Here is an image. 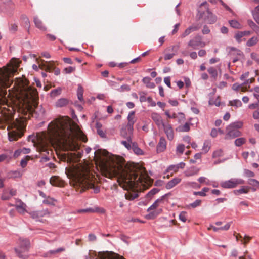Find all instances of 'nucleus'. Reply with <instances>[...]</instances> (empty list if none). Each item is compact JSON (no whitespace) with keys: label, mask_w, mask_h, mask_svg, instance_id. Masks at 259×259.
<instances>
[{"label":"nucleus","mask_w":259,"mask_h":259,"mask_svg":"<svg viewBox=\"0 0 259 259\" xmlns=\"http://www.w3.org/2000/svg\"><path fill=\"white\" fill-rule=\"evenodd\" d=\"M201 203V201L200 200L197 199L194 202L191 203L190 206L192 208H196L200 205Z\"/></svg>","instance_id":"nucleus-56"},{"label":"nucleus","mask_w":259,"mask_h":259,"mask_svg":"<svg viewBox=\"0 0 259 259\" xmlns=\"http://www.w3.org/2000/svg\"><path fill=\"white\" fill-rule=\"evenodd\" d=\"M81 193L85 191L86 190H88L90 188H92L94 189V192L96 194L100 192V188L99 187H95L91 182H85V183H82L81 184Z\"/></svg>","instance_id":"nucleus-12"},{"label":"nucleus","mask_w":259,"mask_h":259,"mask_svg":"<svg viewBox=\"0 0 259 259\" xmlns=\"http://www.w3.org/2000/svg\"><path fill=\"white\" fill-rule=\"evenodd\" d=\"M139 94L140 95L139 100L140 102L142 103L147 101V97H146V95L147 94L146 92L143 91L140 92L139 93Z\"/></svg>","instance_id":"nucleus-44"},{"label":"nucleus","mask_w":259,"mask_h":259,"mask_svg":"<svg viewBox=\"0 0 259 259\" xmlns=\"http://www.w3.org/2000/svg\"><path fill=\"white\" fill-rule=\"evenodd\" d=\"M248 188L247 187L242 186L240 189L234 190L233 193L235 195H238L240 194H247L248 193V190H246L245 188Z\"/></svg>","instance_id":"nucleus-30"},{"label":"nucleus","mask_w":259,"mask_h":259,"mask_svg":"<svg viewBox=\"0 0 259 259\" xmlns=\"http://www.w3.org/2000/svg\"><path fill=\"white\" fill-rule=\"evenodd\" d=\"M132 141L131 142L126 141H122L121 143L124 145L127 149H131L132 148Z\"/></svg>","instance_id":"nucleus-52"},{"label":"nucleus","mask_w":259,"mask_h":259,"mask_svg":"<svg viewBox=\"0 0 259 259\" xmlns=\"http://www.w3.org/2000/svg\"><path fill=\"white\" fill-rule=\"evenodd\" d=\"M9 30L11 33H15L18 30V25L15 23L10 24Z\"/></svg>","instance_id":"nucleus-39"},{"label":"nucleus","mask_w":259,"mask_h":259,"mask_svg":"<svg viewBox=\"0 0 259 259\" xmlns=\"http://www.w3.org/2000/svg\"><path fill=\"white\" fill-rule=\"evenodd\" d=\"M29 156H26L24 159H22L20 161V165L22 168H24L26 166L27 164V161L28 158H29Z\"/></svg>","instance_id":"nucleus-50"},{"label":"nucleus","mask_w":259,"mask_h":259,"mask_svg":"<svg viewBox=\"0 0 259 259\" xmlns=\"http://www.w3.org/2000/svg\"><path fill=\"white\" fill-rule=\"evenodd\" d=\"M181 181V179L179 178H175L169 181L165 186V188L167 189H170L176 186L177 184L180 183Z\"/></svg>","instance_id":"nucleus-20"},{"label":"nucleus","mask_w":259,"mask_h":259,"mask_svg":"<svg viewBox=\"0 0 259 259\" xmlns=\"http://www.w3.org/2000/svg\"><path fill=\"white\" fill-rule=\"evenodd\" d=\"M75 69V68L72 66H69L64 69L63 71L65 73H71L73 72Z\"/></svg>","instance_id":"nucleus-59"},{"label":"nucleus","mask_w":259,"mask_h":259,"mask_svg":"<svg viewBox=\"0 0 259 259\" xmlns=\"http://www.w3.org/2000/svg\"><path fill=\"white\" fill-rule=\"evenodd\" d=\"M166 141L163 137H160L159 141L157 145L156 149L157 153L163 152L166 148Z\"/></svg>","instance_id":"nucleus-16"},{"label":"nucleus","mask_w":259,"mask_h":259,"mask_svg":"<svg viewBox=\"0 0 259 259\" xmlns=\"http://www.w3.org/2000/svg\"><path fill=\"white\" fill-rule=\"evenodd\" d=\"M164 132L169 141H172L174 138V131L171 124L165 123L162 126Z\"/></svg>","instance_id":"nucleus-11"},{"label":"nucleus","mask_w":259,"mask_h":259,"mask_svg":"<svg viewBox=\"0 0 259 259\" xmlns=\"http://www.w3.org/2000/svg\"><path fill=\"white\" fill-rule=\"evenodd\" d=\"M147 101L150 104L151 106L154 107L156 105V103H155V102H154L153 100L152 97H147Z\"/></svg>","instance_id":"nucleus-61"},{"label":"nucleus","mask_w":259,"mask_h":259,"mask_svg":"<svg viewBox=\"0 0 259 259\" xmlns=\"http://www.w3.org/2000/svg\"><path fill=\"white\" fill-rule=\"evenodd\" d=\"M197 17L199 20L203 19L208 24H213L217 20V16L210 11L206 1L200 4L197 10Z\"/></svg>","instance_id":"nucleus-2"},{"label":"nucleus","mask_w":259,"mask_h":259,"mask_svg":"<svg viewBox=\"0 0 259 259\" xmlns=\"http://www.w3.org/2000/svg\"><path fill=\"white\" fill-rule=\"evenodd\" d=\"M133 130H131V133L129 131L127 125L125 127H122L120 130V135L122 137L127 139L128 142H132V136L133 135Z\"/></svg>","instance_id":"nucleus-13"},{"label":"nucleus","mask_w":259,"mask_h":259,"mask_svg":"<svg viewBox=\"0 0 259 259\" xmlns=\"http://www.w3.org/2000/svg\"><path fill=\"white\" fill-rule=\"evenodd\" d=\"M223 155V151L222 149H219L213 152L212 154L213 158L221 157Z\"/></svg>","instance_id":"nucleus-48"},{"label":"nucleus","mask_w":259,"mask_h":259,"mask_svg":"<svg viewBox=\"0 0 259 259\" xmlns=\"http://www.w3.org/2000/svg\"><path fill=\"white\" fill-rule=\"evenodd\" d=\"M251 14L254 21L259 25V14L253 11H251Z\"/></svg>","instance_id":"nucleus-55"},{"label":"nucleus","mask_w":259,"mask_h":259,"mask_svg":"<svg viewBox=\"0 0 259 259\" xmlns=\"http://www.w3.org/2000/svg\"><path fill=\"white\" fill-rule=\"evenodd\" d=\"M245 181L239 178H232L228 181L223 182L221 183V186L223 188L231 189L236 187L238 185L244 184Z\"/></svg>","instance_id":"nucleus-10"},{"label":"nucleus","mask_w":259,"mask_h":259,"mask_svg":"<svg viewBox=\"0 0 259 259\" xmlns=\"http://www.w3.org/2000/svg\"><path fill=\"white\" fill-rule=\"evenodd\" d=\"M243 36L244 34H243L242 31H238L236 33H235L234 38L238 43H240L241 42V38Z\"/></svg>","instance_id":"nucleus-41"},{"label":"nucleus","mask_w":259,"mask_h":259,"mask_svg":"<svg viewBox=\"0 0 259 259\" xmlns=\"http://www.w3.org/2000/svg\"><path fill=\"white\" fill-rule=\"evenodd\" d=\"M160 189L154 188L148 192L145 197L147 199H151L153 196L158 193Z\"/></svg>","instance_id":"nucleus-28"},{"label":"nucleus","mask_w":259,"mask_h":259,"mask_svg":"<svg viewBox=\"0 0 259 259\" xmlns=\"http://www.w3.org/2000/svg\"><path fill=\"white\" fill-rule=\"evenodd\" d=\"M18 243L21 250L18 248H15L14 249L16 253L19 258L22 259H27L28 258V256L22 255V251L28 250L30 245L29 240L27 239L20 238L19 239Z\"/></svg>","instance_id":"nucleus-8"},{"label":"nucleus","mask_w":259,"mask_h":259,"mask_svg":"<svg viewBox=\"0 0 259 259\" xmlns=\"http://www.w3.org/2000/svg\"><path fill=\"white\" fill-rule=\"evenodd\" d=\"M65 250V248L64 247H60L55 250H51L48 251V253H50L51 254H54L56 253H58L64 251Z\"/></svg>","instance_id":"nucleus-45"},{"label":"nucleus","mask_w":259,"mask_h":259,"mask_svg":"<svg viewBox=\"0 0 259 259\" xmlns=\"http://www.w3.org/2000/svg\"><path fill=\"white\" fill-rule=\"evenodd\" d=\"M142 81L148 88L153 89L155 87L154 83L151 82V78L149 77H144L142 79Z\"/></svg>","instance_id":"nucleus-26"},{"label":"nucleus","mask_w":259,"mask_h":259,"mask_svg":"<svg viewBox=\"0 0 259 259\" xmlns=\"http://www.w3.org/2000/svg\"><path fill=\"white\" fill-rule=\"evenodd\" d=\"M179 131L183 132H187L190 131V124L188 122H186L184 125L180 126L179 127Z\"/></svg>","instance_id":"nucleus-38"},{"label":"nucleus","mask_w":259,"mask_h":259,"mask_svg":"<svg viewBox=\"0 0 259 259\" xmlns=\"http://www.w3.org/2000/svg\"><path fill=\"white\" fill-rule=\"evenodd\" d=\"M48 212L47 210H42L32 211L30 213V215L33 219H37L44 217L46 214L48 213Z\"/></svg>","instance_id":"nucleus-19"},{"label":"nucleus","mask_w":259,"mask_h":259,"mask_svg":"<svg viewBox=\"0 0 259 259\" xmlns=\"http://www.w3.org/2000/svg\"><path fill=\"white\" fill-rule=\"evenodd\" d=\"M62 89L60 88H57L56 89H55L54 90H52L50 92V96L52 98H54L59 95L61 93Z\"/></svg>","instance_id":"nucleus-29"},{"label":"nucleus","mask_w":259,"mask_h":259,"mask_svg":"<svg viewBox=\"0 0 259 259\" xmlns=\"http://www.w3.org/2000/svg\"><path fill=\"white\" fill-rule=\"evenodd\" d=\"M205 45L206 43L203 41L202 36L199 34L195 35L188 42V47L194 50H197L199 48H203Z\"/></svg>","instance_id":"nucleus-9"},{"label":"nucleus","mask_w":259,"mask_h":259,"mask_svg":"<svg viewBox=\"0 0 259 259\" xmlns=\"http://www.w3.org/2000/svg\"><path fill=\"white\" fill-rule=\"evenodd\" d=\"M8 139L10 141H17L23 135L21 127L13 122L7 127Z\"/></svg>","instance_id":"nucleus-7"},{"label":"nucleus","mask_w":259,"mask_h":259,"mask_svg":"<svg viewBox=\"0 0 259 259\" xmlns=\"http://www.w3.org/2000/svg\"><path fill=\"white\" fill-rule=\"evenodd\" d=\"M202 32L203 34H207L210 32V30L207 25H205L202 30Z\"/></svg>","instance_id":"nucleus-60"},{"label":"nucleus","mask_w":259,"mask_h":259,"mask_svg":"<svg viewBox=\"0 0 259 259\" xmlns=\"http://www.w3.org/2000/svg\"><path fill=\"white\" fill-rule=\"evenodd\" d=\"M253 118L255 119H259V108L257 110L254 111L253 113Z\"/></svg>","instance_id":"nucleus-64"},{"label":"nucleus","mask_w":259,"mask_h":259,"mask_svg":"<svg viewBox=\"0 0 259 259\" xmlns=\"http://www.w3.org/2000/svg\"><path fill=\"white\" fill-rule=\"evenodd\" d=\"M132 149L134 153H135L136 155H142L144 154L143 151L138 147L137 143L135 142L132 143Z\"/></svg>","instance_id":"nucleus-22"},{"label":"nucleus","mask_w":259,"mask_h":259,"mask_svg":"<svg viewBox=\"0 0 259 259\" xmlns=\"http://www.w3.org/2000/svg\"><path fill=\"white\" fill-rule=\"evenodd\" d=\"M200 28V25L198 24H194L187 28L184 32L181 35L182 38H184L189 35L192 32L199 30Z\"/></svg>","instance_id":"nucleus-14"},{"label":"nucleus","mask_w":259,"mask_h":259,"mask_svg":"<svg viewBox=\"0 0 259 259\" xmlns=\"http://www.w3.org/2000/svg\"><path fill=\"white\" fill-rule=\"evenodd\" d=\"M15 206L17 210H21L22 212H24L26 211V204L23 203L20 199H19L17 201V204Z\"/></svg>","instance_id":"nucleus-27"},{"label":"nucleus","mask_w":259,"mask_h":259,"mask_svg":"<svg viewBox=\"0 0 259 259\" xmlns=\"http://www.w3.org/2000/svg\"><path fill=\"white\" fill-rule=\"evenodd\" d=\"M11 72L12 71L8 68H5L4 70L0 69V75L2 78L0 79V97L2 98H6L7 95L6 91L2 88V86L8 88L12 82L9 79Z\"/></svg>","instance_id":"nucleus-5"},{"label":"nucleus","mask_w":259,"mask_h":259,"mask_svg":"<svg viewBox=\"0 0 259 259\" xmlns=\"http://www.w3.org/2000/svg\"><path fill=\"white\" fill-rule=\"evenodd\" d=\"M210 148V146L209 145L208 143L207 142H204L203 144V146L202 147V151L204 153H206L208 152Z\"/></svg>","instance_id":"nucleus-53"},{"label":"nucleus","mask_w":259,"mask_h":259,"mask_svg":"<svg viewBox=\"0 0 259 259\" xmlns=\"http://www.w3.org/2000/svg\"><path fill=\"white\" fill-rule=\"evenodd\" d=\"M207 71L212 78L214 79L217 78L218 76V72L215 68L211 67L208 69Z\"/></svg>","instance_id":"nucleus-36"},{"label":"nucleus","mask_w":259,"mask_h":259,"mask_svg":"<svg viewBox=\"0 0 259 259\" xmlns=\"http://www.w3.org/2000/svg\"><path fill=\"white\" fill-rule=\"evenodd\" d=\"M58 178L56 176L52 177L50 179V183L53 186H58L59 185L58 183Z\"/></svg>","instance_id":"nucleus-46"},{"label":"nucleus","mask_w":259,"mask_h":259,"mask_svg":"<svg viewBox=\"0 0 259 259\" xmlns=\"http://www.w3.org/2000/svg\"><path fill=\"white\" fill-rule=\"evenodd\" d=\"M54 201H55L54 199L48 197L47 199H44L42 202L44 204L53 205Z\"/></svg>","instance_id":"nucleus-54"},{"label":"nucleus","mask_w":259,"mask_h":259,"mask_svg":"<svg viewBox=\"0 0 259 259\" xmlns=\"http://www.w3.org/2000/svg\"><path fill=\"white\" fill-rule=\"evenodd\" d=\"M230 51L229 53V55H230L231 57H233V56H243V52L237 49L234 47H230Z\"/></svg>","instance_id":"nucleus-21"},{"label":"nucleus","mask_w":259,"mask_h":259,"mask_svg":"<svg viewBox=\"0 0 259 259\" xmlns=\"http://www.w3.org/2000/svg\"><path fill=\"white\" fill-rule=\"evenodd\" d=\"M246 140L245 138H239L236 139L234 141L235 145L237 147H240L246 142Z\"/></svg>","instance_id":"nucleus-35"},{"label":"nucleus","mask_w":259,"mask_h":259,"mask_svg":"<svg viewBox=\"0 0 259 259\" xmlns=\"http://www.w3.org/2000/svg\"><path fill=\"white\" fill-rule=\"evenodd\" d=\"M151 117L152 119L155 122V124L159 128L160 126H163V124L165 123L163 122L162 118L159 114L153 112L151 114Z\"/></svg>","instance_id":"nucleus-15"},{"label":"nucleus","mask_w":259,"mask_h":259,"mask_svg":"<svg viewBox=\"0 0 259 259\" xmlns=\"http://www.w3.org/2000/svg\"><path fill=\"white\" fill-rule=\"evenodd\" d=\"M128 123L127 126L128 127L129 131L131 133V130H133V125L135 123V121L134 120V117H131L130 118H127Z\"/></svg>","instance_id":"nucleus-43"},{"label":"nucleus","mask_w":259,"mask_h":259,"mask_svg":"<svg viewBox=\"0 0 259 259\" xmlns=\"http://www.w3.org/2000/svg\"><path fill=\"white\" fill-rule=\"evenodd\" d=\"M8 158H9V159H11V157L9 156L6 154H0V162H2V161H4V160H5L6 159H8Z\"/></svg>","instance_id":"nucleus-62"},{"label":"nucleus","mask_w":259,"mask_h":259,"mask_svg":"<svg viewBox=\"0 0 259 259\" xmlns=\"http://www.w3.org/2000/svg\"><path fill=\"white\" fill-rule=\"evenodd\" d=\"M247 183L252 186V187H255L259 189V181L254 179H249L247 181Z\"/></svg>","instance_id":"nucleus-31"},{"label":"nucleus","mask_w":259,"mask_h":259,"mask_svg":"<svg viewBox=\"0 0 259 259\" xmlns=\"http://www.w3.org/2000/svg\"><path fill=\"white\" fill-rule=\"evenodd\" d=\"M243 126V123L241 121H235L231 123L226 127V133L225 139L226 140L234 139L240 137L242 133L239 131Z\"/></svg>","instance_id":"nucleus-6"},{"label":"nucleus","mask_w":259,"mask_h":259,"mask_svg":"<svg viewBox=\"0 0 259 259\" xmlns=\"http://www.w3.org/2000/svg\"><path fill=\"white\" fill-rule=\"evenodd\" d=\"M229 23L230 26L235 29H240L241 28V24L235 20H231L229 21Z\"/></svg>","instance_id":"nucleus-32"},{"label":"nucleus","mask_w":259,"mask_h":259,"mask_svg":"<svg viewBox=\"0 0 259 259\" xmlns=\"http://www.w3.org/2000/svg\"><path fill=\"white\" fill-rule=\"evenodd\" d=\"M77 212L79 213H88V212H100L104 213L105 210L103 208L96 207L94 208H87L85 209H81L77 210Z\"/></svg>","instance_id":"nucleus-17"},{"label":"nucleus","mask_w":259,"mask_h":259,"mask_svg":"<svg viewBox=\"0 0 259 259\" xmlns=\"http://www.w3.org/2000/svg\"><path fill=\"white\" fill-rule=\"evenodd\" d=\"M48 127L51 134L62 140L69 138L72 133L68 119L63 117L51 121L49 124Z\"/></svg>","instance_id":"nucleus-1"},{"label":"nucleus","mask_w":259,"mask_h":259,"mask_svg":"<svg viewBox=\"0 0 259 259\" xmlns=\"http://www.w3.org/2000/svg\"><path fill=\"white\" fill-rule=\"evenodd\" d=\"M257 37H252L247 41L246 45L248 47H251L255 45L257 42Z\"/></svg>","instance_id":"nucleus-37"},{"label":"nucleus","mask_w":259,"mask_h":259,"mask_svg":"<svg viewBox=\"0 0 259 259\" xmlns=\"http://www.w3.org/2000/svg\"><path fill=\"white\" fill-rule=\"evenodd\" d=\"M33 19L35 25L37 28L41 30H45L46 29V27L43 25L42 21L38 18L37 16L34 17Z\"/></svg>","instance_id":"nucleus-23"},{"label":"nucleus","mask_w":259,"mask_h":259,"mask_svg":"<svg viewBox=\"0 0 259 259\" xmlns=\"http://www.w3.org/2000/svg\"><path fill=\"white\" fill-rule=\"evenodd\" d=\"M178 170V166L177 165H171L166 169V172H169L171 171L177 172Z\"/></svg>","instance_id":"nucleus-51"},{"label":"nucleus","mask_w":259,"mask_h":259,"mask_svg":"<svg viewBox=\"0 0 259 259\" xmlns=\"http://www.w3.org/2000/svg\"><path fill=\"white\" fill-rule=\"evenodd\" d=\"M244 175L246 177L249 178L254 177L255 176V174L253 171L247 169H245L244 170Z\"/></svg>","instance_id":"nucleus-49"},{"label":"nucleus","mask_w":259,"mask_h":259,"mask_svg":"<svg viewBox=\"0 0 259 259\" xmlns=\"http://www.w3.org/2000/svg\"><path fill=\"white\" fill-rule=\"evenodd\" d=\"M229 105L238 108L242 106V104L240 100L238 99H235L229 101Z\"/></svg>","instance_id":"nucleus-33"},{"label":"nucleus","mask_w":259,"mask_h":259,"mask_svg":"<svg viewBox=\"0 0 259 259\" xmlns=\"http://www.w3.org/2000/svg\"><path fill=\"white\" fill-rule=\"evenodd\" d=\"M185 149V145L183 144H179L177 147V152L180 154H182L184 152Z\"/></svg>","instance_id":"nucleus-58"},{"label":"nucleus","mask_w":259,"mask_h":259,"mask_svg":"<svg viewBox=\"0 0 259 259\" xmlns=\"http://www.w3.org/2000/svg\"><path fill=\"white\" fill-rule=\"evenodd\" d=\"M85 259H124L122 256L112 251L99 252L90 251L88 255L84 256Z\"/></svg>","instance_id":"nucleus-4"},{"label":"nucleus","mask_w":259,"mask_h":259,"mask_svg":"<svg viewBox=\"0 0 259 259\" xmlns=\"http://www.w3.org/2000/svg\"><path fill=\"white\" fill-rule=\"evenodd\" d=\"M139 197V195L138 193H130V194H126L125 195V197L126 199L128 200H133L135 199L138 198Z\"/></svg>","instance_id":"nucleus-40"},{"label":"nucleus","mask_w":259,"mask_h":259,"mask_svg":"<svg viewBox=\"0 0 259 259\" xmlns=\"http://www.w3.org/2000/svg\"><path fill=\"white\" fill-rule=\"evenodd\" d=\"M121 172V177L124 183H126L127 181H131L132 178V169L128 168L126 169L122 165H120L118 168L116 167L108 170L105 174V177L109 179H112L117 177Z\"/></svg>","instance_id":"nucleus-3"},{"label":"nucleus","mask_w":259,"mask_h":259,"mask_svg":"<svg viewBox=\"0 0 259 259\" xmlns=\"http://www.w3.org/2000/svg\"><path fill=\"white\" fill-rule=\"evenodd\" d=\"M247 23L254 31H255L259 27L251 19L248 20L247 21Z\"/></svg>","instance_id":"nucleus-42"},{"label":"nucleus","mask_w":259,"mask_h":259,"mask_svg":"<svg viewBox=\"0 0 259 259\" xmlns=\"http://www.w3.org/2000/svg\"><path fill=\"white\" fill-rule=\"evenodd\" d=\"M179 219L183 222H186L187 220V212L182 211L179 214Z\"/></svg>","instance_id":"nucleus-47"},{"label":"nucleus","mask_w":259,"mask_h":259,"mask_svg":"<svg viewBox=\"0 0 259 259\" xmlns=\"http://www.w3.org/2000/svg\"><path fill=\"white\" fill-rule=\"evenodd\" d=\"M164 82L169 88H171L170 77L168 76V77H165L164 78Z\"/></svg>","instance_id":"nucleus-63"},{"label":"nucleus","mask_w":259,"mask_h":259,"mask_svg":"<svg viewBox=\"0 0 259 259\" xmlns=\"http://www.w3.org/2000/svg\"><path fill=\"white\" fill-rule=\"evenodd\" d=\"M21 19L23 21V27L27 30L28 32H29L30 24L28 18L25 15H22L21 16Z\"/></svg>","instance_id":"nucleus-25"},{"label":"nucleus","mask_w":259,"mask_h":259,"mask_svg":"<svg viewBox=\"0 0 259 259\" xmlns=\"http://www.w3.org/2000/svg\"><path fill=\"white\" fill-rule=\"evenodd\" d=\"M131 90L130 87L128 84H123L122 85L118 90L120 92H122L124 91H129Z\"/></svg>","instance_id":"nucleus-57"},{"label":"nucleus","mask_w":259,"mask_h":259,"mask_svg":"<svg viewBox=\"0 0 259 259\" xmlns=\"http://www.w3.org/2000/svg\"><path fill=\"white\" fill-rule=\"evenodd\" d=\"M69 101L66 98H60L56 102V106L57 107H63L68 105Z\"/></svg>","instance_id":"nucleus-24"},{"label":"nucleus","mask_w":259,"mask_h":259,"mask_svg":"<svg viewBox=\"0 0 259 259\" xmlns=\"http://www.w3.org/2000/svg\"><path fill=\"white\" fill-rule=\"evenodd\" d=\"M170 194V193L165 194V195L160 197L159 198L156 200L155 202L147 209V211H150L151 210H153L156 208L158 206V203L162 202L164 199L166 197L169 196Z\"/></svg>","instance_id":"nucleus-18"},{"label":"nucleus","mask_w":259,"mask_h":259,"mask_svg":"<svg viewBox=\"0 0 259 259\" xmlns=\"http://www.w3.org/2000/svg\"><path fill=\"white\" fill-rule=\"evenodd\" d=\"M209 190V188L204 187L202 189L201 191L194 192L193 194L194 195H199V196L204 197L206 195V192H208Z\"/></svg>","instance_id":"nucleus-34"}]
</instances>
